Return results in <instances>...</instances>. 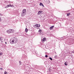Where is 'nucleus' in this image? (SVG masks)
Segmentation results:
<instances>
[{
  "instance_id": "obj_4",
  "label": "nucleus",
  "mask_w": 74,
  "mask_h": 74,
  "mask_svg": "<svg viewBox=\"0 0 74 74\" xmlns=\"http://www.w3.org/2000/svg\"><path fill=\"white\" fill-rule=\"evenodd\" d=\"M41 40L42 41V42H44L45 41H46L47 39H46V38H44L42 39Z\"/></svg>"
},
{
  "instance_id": "obj_25",
  "label": "nucleus",
  "mask_w": 74,
  "mask_h": 74,
  "mask_svg": "<svg viewBox=\"0 0 74 74\" xmlns=\"http://www.w3.org/2000/svg\"><path fill=\"white\" fill-rule=\"evenodd\" d=\"M5 44H7V42H5Z\"/></svg>"
},
{
  "instance_id": "obj_5",
  "label": "nucleus",
  "mask_w": 74,
  "mask_h": 74,
  "mask_svg": "<svg viewBox=\"0 0 74 74\" xmlns=\"http://www.w3.org/2000/svg\"><path fill=\"white\" fill-rule=\"evenodd\" d=\"M26 13L22 12L21 13V16L22 17L24 16L25 15H26Z\"/></svg>"
},
{
  "instance_id": "obj_9",
  "label": "nucleus",
  "mask_w": 74,
  "mask_h": 74,
  "mask_svg": "<svg viewBox=\"0 0 74 74\" xmlns=\"http://www.w3.org/2000/svg\"><path fill=\"white\" fill-rule=\"evenodd\" d=\"M41 12H42V11H40L38 12V15H40V14L41 13Z\"/></svg>"
},
{
  "instance_id": "obj_2",
  "label": "nucleus",
  "mask_w": 74,
  "mask_h": 74,
  "mask_svg": "<svg viewBox=\"0 0 74 74\" xmlns=\"http://www.w3.org/2000/svg\"><path fill=\"white\" fill-rule=\"evenodd\" d=\"M7 32L9 34H11V33H13L14 32V30L12 29H9L7 31Z\"/></svg>"
},
{
  "instance_id": "obj_20",
  "label": "nucleus",
  "mask_w": 74,
  "mask_h": 74,
  "mask_svg": "<svg viewBox=\"0 0 74 74\" xmlns=\"http://www.w3.org/2000/svg\"><path fill=\"white\" fill-rule=\"evenodd\" d=\"M45 57L46 58H47V57H48V56H47V55H46L45 56Z\"/></svg>"
},
{
  "instance_id": "obj_23",
  "label": "nucleus",
  "mask_w": 74,
  "mask_h": 74,
  "mask_svg": "<svg viewBox=\"0 0 74 74\" xmlns=\"http://www.w3.org/2000/svg\"><path fill=\"white\" fill-rule=\"evenodd\" d=\"M74 53V51H73V52H72V53Z\"/></svg>"
},
{
  "instance_id": "obj_22",
  "label": "nucleus",
  "mask_w": 74,
  "mask_h": 74,
  "mask_svg": "<svg viewBox=\"0 0 74 74\" xmlns=\"http://www.w3.org/2000/svg\"><path fill=\"white\" fill-rule=\"evenodd\" d=\"M3 14H1V13H0V16H2Z\"/></svg>"
},
{
  "instance_id": "obj_15",
  "label": "nucleus",
  "mask_w": 74,
  "mask_h": 74,
  "mask_svg": "<svg viewBox=\"0 0 74 74\" xmlns=\"http://www.w3.org/2000/svg\"><path fill=\"white\" fill-rule=\"evenodd\" d=\"M42 31V30H41V29H39L38 31V32H39V33H41Z\"/></svg>"
},
{
  "instance_id": "obj_17",
  "label": "nucleus",
  "mask_w": 74,
  "mask_h": 74,
  "mask_svg": "<svg viewBox=\"0 0 74 74\" xmlns=\"http://www.w3.org/2000/svg\"><path fill=\"white\" fill-rule=\"evenodd\" d=\"M49 59H50V60H52V58L50 57L49 58Z\"/></svg>"
},
{
  "instance_id": "obj_16",
  "label": "nucleus",
  "mask_w": 74,
  "mask_h": 74,
  "mask_svg": "<svg viewBox=\"0 0 74 74\" xmlns=\"http://www.w3.org/2000/svg\"><path fill=\"white\" fill-rule=\"evenodd\" d=\"M2 55H3V53H0V56H2Z\"/></svg>"
},
{
  "instance_id": "obj_11",
  "label": "nucleus",
  "mask_w": 74,
  "mask_h": 74,
  "mask_svg": "<svg viewBox=\"0 0 74 74\" xmlns=\"http://www.w3.org/2000/svg\"><path fill=\"white\" fill-rule=\"evenodd\" d=\"M53 27H54V26H52L50 27V30H52V29H53Z\"/></svg>"
},
{
  "instance_id": "obj_10",
  "label": "nucleus",
  "mask_w": 74,
  "mask_h": 74,
  "mask_svg": "<svg viewBox=\"0 0 74 74\" xmlns=\"http://www.w3.org/2000/svg\"><path fill=\"white\" fill-rule=\"evenodd\" d=\"M40 5H41L42 6V7H44V6L43 5V4L42 3H40Z\"/></svg>"
},
{
  "instance_id": "obj_21",
  "label": "nucleus",
  "mask_w": 74,
  "mask_h": 74,
  "mask_svg": "<svg viewBox=\"0 0 74 74\" xmlns=\"http://www.w3.org/2000/svg\"><path fill=\"white\" fill-rule=\"evenodd\" d=\"M0 22H1V18L0 17Z\"/></svg>"
},
{
  "instance_id": "obj_19",
  "label": "nucleus",
  "mask_w": 74,
  "mask_h": 74,
  "mask_svg": "<svg viewBox=\"0 0 74 74\" xmlns=\"http://www.w3.org/2000/svg\"><path fill=\"white\" fill-rule=\"evenodd\" d=\"M19 63H20V65H21V62L20 61L19 62Z\"/></svg>"
},
{
  "instance_id": "obj_7",
  "label": "nucleus",
  "mask_w": 74,
  "mask_h": 74,
  "mask_svg": "<svg viewBox=\"0 0 74 74\" xmlns=\"http://www.w3.org/2000/svg\"><path fill=\"white\" fill-rule=\"evenodd\" d=\"M26 10L25 9H24L22 11V12H23L24 13H26Z\"/></svg>"
},
{
  "instance_id": "obj_13",
  "label": "nucleus",
  "mask_w": 74,
  "mask_h": 74,
  "mask_svg": "<svg viewBox=\"0 0 74 74\" xmlns=\"http://www.w3.org/2000/svg\"><path fill=\"white\" fill-rule=\"evenodd\" d=\"M28 31V29L26 28L25 30V32H26V33H27Z\"/></svg>"
},
{
  "instance_id": "obj_8",
  "label": "nucleus",
  "mask_w": 74,
  "mask_h": 74,
  "mask_svg": "<svg viewBox=\"0 0 74 74\" xmlns=\"http://www.w3.org/2000/svg\"><path fill=\"white\" fill-rule=\"evenodd\" d=\"M0 41L1 42H3V38L2 37H0Z\"/></svg>"
},
{
  "instance_id": "obj_24",
  "label": "nucleus",
  "mask_w": 74,
  "mask_h": 74,
  "mask_svg": "<svg viewBox=\"0 0 74 74\" xmlns=\"http://www.w3.org/2000/svg\"><path fill=\"white\" fill-rule=\"evenodd\" d=\"M0 70H3V69H2V68H0Z\"/></svg>"
},
{
  "instance_id": "obj_3",
  "label": "nucleus",
  "mask_w": 74,
  "mask_h": 74,
  "mask_svg": "<svg viewBox=\"0 0 74 74\" xmlns=\"http://www.w3.org/2000/svg\"><path fill=\"white\" fill-rule=\"evenodd\" d=\"M34 27H40V24H36L35 25H34Z\"/></svg>"
},
{
  "instance_id": "obj_18",
  "label": "nucleus",
  "mask_w": 74,
  "mask_h": 74,
  "mask_svg": "<svg viewBox=\"0 0 74 74\" xmlns=\"http://www.w3.org/2000/svg\"><path fill=\"white\" fill-rule=\"evenodd\" d=\"M4 74H8L7 72H5Z\"/></svg>"
},
{
  "instance_id": "obj_1",
  "label": "nucleus",
  "mask_w": 74,
  "mask_h": 74,
  "mask_svg": "<svg viewBox=\"0 0 74 74\" xmlns=\"http://www.w3.org/2000/svg\"><path fill=\"white\" fill-rule=\"evenodd\" d=\"M10 41L11 44H16L18 42V40L16 38H14L13 40L10 39Z\"/></svg>"
},
{
  "instance_id": "obj_14",
  "label": "nucleus",
  "mask_w": 74,
  "mask_h": 74,
  "mask_svg": "<svg viewBox=\"0 0 74 74\" xmlns=\"http://www.w3.org/2000/svg\"><path fill=\"white\" fill-rule=\"evenodd\" d=\"M71 14H70V13H67V16H69V15H70Z\"/></svg>"
},
{
  "instance_id": "obj_26",
  "label": "nucleus",
  "mask_w": 74,
  "mask_h": 74,
  "mask_svg": "<svg viewBox=\"0 0 74 74\" xmlns=\"http://www.w3.org/2000/svg\"><path fill=\"white\" fill-rule=\"evenodd\" d=\"M7 42H8V41H7Z\"/></svg>"
},
{
  "instance_id": "obj_6",
  "label": "nucleus",
  "mask_w": 74,
  "mask_h": 74,
  "mask_svg": "<svg viewBox=\"0 0 74 74\" xmlns=\"http://www.w3.org/2000/svg\"><path fill=\"white\" fill-rule=\"evenodd\" d=\"M11 7V5H8L6 6V7H5V8H8V7Z\"/></svg>"
},
{
  "instance_id": "obj_12",
  "label": "nucleus",
  "mask_w": 74,
  "mask_h": 74,
  "mask_svg": "<svg viewBox=\"0 0 74 74\" xmlns=\"http://www.w3.org/2000/svg\"><path fill=\"white\" fill-rule=\"evenodd\" d=\"M64 64L65 66H67L68 64V62H66L64 63Z\"/></svg>"
}]
</instances>
